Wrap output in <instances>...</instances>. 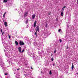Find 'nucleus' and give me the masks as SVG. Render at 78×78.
I'll return each instance as SVG.
<instances>
[{
	"instance_id": "nucleus-1",
	"label": "nucleus",
	"mask_w": 78,
	"mask_h": 78,
	"mask_svg": "<svg viewBox=\"0 0 78 78\" xmlns=\"http://www.w3.org/2000/svg\"><path fill=\"white\" fill-rule=\"evenodd\" d=\"M19 44L21 46L22 45H24V43L23 41H21L20 40V41Z\"/></svg>"
},
{
	"instance_id": "nucleus-2",
	"label": "nucleus",
	"mask_w": 78,
	"mask_h": 78,
	"mask_svg": "<svg viewBox=\"0 0 78 78\" xmlns=\"http://www.w3.org/2000/svg\"><path fill=\"white\" fill-rule=\"evenodd\" d=\"M39 27L37 26L36 27V29H35L36 31H37L38 32H39Z\"/></svg>"
},
{
	"instance_id": "nucleus-3",
	"label": "nucleus",
	"mask_w": 78,
	"mask_h": 78,
	"mask_svg": "<svg viewBox=\"0 0 78 78\" xmlns=\"http://www.w3.org/2000/svg\"><path fill=\"white\" fill-rule=\"evenodd\" d=\"M18 51H19L20 52V53H21L22 51V49L21 47H20L18 48Z\"/></svg>"
},
{
	"instance_id": "nucleus-4",
	"label": "nucleus",
	"mask_w": 78,
	"mask_h": 78,
	"mask_svg": "<svg viewBox=\"0 0 78 78\" xmlns=\"http://www.w3.org/2000/svg\"><path fill=\"white\" fill-rule=\"evenodd\" d=\"M28 14V12H25V13L24 15V17H27V15Z\"/></svg>"
},
{
	"instance_id": "nucleus-5",
	"label": "nucleus",
	"mask_w": 78,
	"mask_h": 78,
	"mask_svg": "<svg viewBox=\"0 0 78 78\" xmlns=\"http://www.w3.org/2000/svg\"><path fill=\"white\" fill-rule=\"evenodd\" d=\"M36 23H37V22L36 21H35L34 25V27H36Z\"/></svg>"
},
{
	"instance_id": "nucleus-6",
	"label": "nucleus",
	"mask_w": 78,
	"mask_h": 78,
	"mask_svg": "<svg viewBox=\"0 0 78 78\" xmlns=\"http://www.w3.org/2000/svg\"><path fill=\"white\" fill-rule=\"evenodd\" d=\"M66 8V6H64L62 9V11H64V8Z\"/></svg>"
},
{
	"instance_id": "nucleus-7",
	"label": "nucleus",
	"mask_w": 78,
	"mask_h": 78,
	"mask_svg": "<svg viewBox=\"0 0 78 78\" xmlns=\"http://www.w3.org/2000/svg\"><path fill=\"white\" fill-rule=\"evenodd\" d=\"M73 68H74V66L73 65V63H72V66L71 67V69L72 70H73Z\"/></svg>"
},
{
	"instance_id": "nucleus-8",
	"label": "nucleus",
	"mask_w": 78,
	"mask_h": 78,
	"mask_svg": "<svg viewBox=\"0 0 78 78\" xmlns=\"http://www.w3.org/2000/svg\"><path fill=\"white\" fill-rule=\"evenodd\" d=\"M4 25H5V27H7V22H4Z\"/></svg>"
},
{
	"instance_id": "nucleus-9",
	"label": "nucleus",
	"mask_w": 78,
	"mask_h": 78,
	"mask_svg": "<svg viewBox=\"0 0 78 78\" xmlns=\"http://www.w3.org/2000/svg\"><path fill=\"white\" fill-rule=\"evenodd\" d=\"M35 16H36L35 15H32V19H33L34 18V17H35Z\"/></svg>"
},
{
	"instance_id": "nucleus-10",
	"label": "nucleus",
	"mask_w": 78,
	"mask_h": 78,
	"mask_svg": "<svg viewBox=\"0 0 78 78\" xmlns=\"http://www.w3.org/2000/svg\"><path fill=\"white\" fill-rule=\"evenodd\" d=\"M15 43L16 45H18V42L17 41H15Z\"/></svg>"
},
{
	"instance_id": "nucleus-11",
	"label": "nucleus",
	"mask_w": 78,
	"mask_h": 78,
	"mask_svg": "<svg viewBox=\"0 0 78 78\" xmlns=\"http://www.w3.org/2000/svg\"><path fill=\"white\" fill-rule=\"evenodd\" d=\"M6 14V12H5L4 13V14H3V17H4V18L5 17V14Z\"/></svg>"
},
{
	"instance_id": "nucleus-12",
	"label": "nucleus",
	"mask_w": 78,
	"mask_h": 78,
	"mask_svg": "<svg viewBox=\"0 0 78 78\" xmlns=\"http://www.w3.org/2000/svg\"><path fill=\"white\" fill-rule=\"evenodd\" d=\"M61 16H63V12H61Z\"/></svg>"
},
{
	"instance_id": "nucleus-13",
	"label": "nucleus",
	"mask_w": 78,
	"mask_h": 78,
	"mask_svg": "<svg viewBox=\"0 0 78 78\" xmlns=\"http://www.w3.org/2000/svg\"><path fill=\"white\" fill-rule=\"evenodd\" d=\"M28 22V20H27L26 21V23L27 24Z\"/></svg>"
},
{
	"instance_id": "nucleus-14",
	"label": "nucleus",
	"mask_w": 78,
	"mask_h": 78,
	"mask_svg": "<svg viewBox=\"0 0 78 78\" xmlns=\"http://www.w3.org/2000/svg\"><path fill=\"white\" fill-rule=\"evenodd\" d=\"M7 0H4L3 2L4 3H6V2H7Z\"/></svg>"
},
{
	"instance_id": "nucleus-15",
	"label": "nucleus",
	"mask_w": 78,
	"mask_h": 78,
	"mask_svg": "<svg viewBox=\"0 0 78 78\" xmlns=\"http://www.w3.org/2000/svg\"><path fill=\"white\" fill-rule=\"evenodd\" d=\"M50 75H51L52 74V73H51V71L50 70L49 72Z\"/></svg>"
},
{
	"instance_id": "nucleus-16",
	"label": "nucleus",
	"mask_w": 78,
	"mask_h": 78,
	"mask_svg": "<svg viewBox=\"0 0 78 78\" xmlns=\"http://www.w3.org/2000/svg\"><path fill=\"white\" fill-rule=\"evenodd\" d=\"M48 25V24H46L45 25V27L46 28H47V26Z\"/></svg>"
},
{
	"instance_id": "nucleus-17",
	"label": "nucleus",
	"mask_w": 78,
	"mask_h": 78,
	"mask_svg": "<svg viewBox=\"0 0 78 78\" xmlns=\"http://www.w3.org/2000/svg\"><path fill=\"white\" fill-rule=\"evenodd\" d=\"M24 51H25V50L24 49H23L22 51H21L22 53H23L24 52Z\"/></svg>"
},
{
	"instance_id": "nucleus-18",
	"label": "nucleus",
	"mask_w": 78,
	"mask_h": 78,
	"mask_svg": "<svg viewBox=\"0 0 78 78\" xmlns=\"http://www.w3.org/2000/svg\"><path fill=\"white\" fill-rule=\"evenodd\" d=\"M51 60L52 61H53V60H54V59H53V58H51Z\"/></svg>"
},
{
	"instance_id": "nucleus-19",
	"label": "nucleus",
	"mask_w": 78,
	"mask_h": 78,
	"mask_svg": "<svg viewBox=\"0 0 78 78\" xmlns=\"http://www.w3.org/2000/svg\"><path fill=\"white\" fill-rule=\"evenodd\" d=\"M35 34L36 35V36H37V33H36V32H35Z\"/></svg>"
},
{
	"instance_id": "nucleus-20",
	"label": "nucleus",
	"mask_w": 78,
	"mask_h": 78,
	"mask_svg": "<svg viewBox=\"0 0 78 78\" xmlns=\"http://www.w3.org/2000/svg\"><path fill=\"white\" fill-rule=\"evenodd\" d=\"M58 32H60V31H61V29H58Z\"/></svg>"
},
{
	"instance_id": "nucleus-21",
	"label": "nucleus",
	"mask_w": 78,
	"mask_h": 78,
	"mask_svg": "<svg viewBox=\"0 0 78 78\" xmlns=\"http://www.w3.org/2000/svg\"><path fill=\"white\" fill-rule=\"evenodd\" d=\"M59 41H60V42H62V40H61V39H60Z\"/></svg>"
},
{
	"instance_id": "nucleus-22",
	"label": "nucleus",
	"mask_w": 78,
	"mask_h": 78,
	"mask_svg": "<svg viewBox=\"0 0 78 78\" xmlns=\"http://www.w3.org/2000/svg\"><path fill=\"white\" fill-rule=\"evenodd\" d=\"M56 52V50L55 49V50L54 51V53H55Z\"/></svg>"
},
{
	"instance_id": "nucleus-23",
	"label": "nucleus",
	"mask_w": 78,
	"mask_h": 78,
	"mask_svg": "<svg viewBox=\"0 0 78 78\" xmlns=\"http://www.w3.org/2000/svg\"><path fill=\"white\" fill-rule=\"evenodd\" d=\"M8 73H6L5 74V75H8Z\"/></svg>"
},
{
	"instance_id": "nucleus-24",
	"label": "nucleus",
	"mask_w": 78,
	"mask_h": 78,
	"mask_svg": "<svg viewBox=\"0 0 78 78\" xmlns=\"http://www.w3.org/2000/svg\"><path fill=\"white\" fill-rule=\"evenodd\" d=\"M31 69L32 70H33V68H32V67H31Z\"/></svg>"
},
{
	"instance_id": "nucleus-25",
	"label": "nucleus",
	"mask_w": 78,
	"mask_h": 78,
	"mask_svg": "<svg viewBox=\"0 0 78 78\" xmlns=\"http://www.w3.org/2000/svg\"><path fill=\"white\" fill-rule=\"evenodd\" d=\"M1 33H2V29H1Z\"/></svg>"
},
{
	"instance_id": "nucleus-26",
	"label": "nucleus",
	"mask_w": 78,
	"mask_h": 78,
	"mask_svg": "<svg viewBox=\"0 0 78 78\" xmlns=\"http://www.w3.org/2000/svg\"><path fill=\"white\" fill-rule=\"evenodd\" d=\"M56 21H58V18H56Z\"/></svg>"
},
{
	"instance_id": "nucleus-27",
	"label": "nucleus",
	"mask_w": 78,
	"mask_h": 78,
	"mask_svg": "<svg viewBox=\"0 0 78 78\" xmlns=\"http://www.w3.org/2000/svg\"><path fill=\"white\" fill-rule=\"evenodd\" d=\"M4 34V32H3L2 33V35H3Z\"/></svg>"
},
{
	"instance_id": "nucleus-28",
	"label": "nucleus",
	"mask_w": 78,
	"mask_h": 78,
	"mask_svg": "<svg viewBox=\"0 0 78 78\" xmlns=\"http://www.w3.org/2000/svg\"><path fill=\"white\" fill-rule=\"evenodd\" d=\"M20 68H19L18 69H17V70H20Z\"/></svg>"
},
{
	"instance_id": "nucleus-29",
	"label": "nucleus",
	"mask_w": 78,
	"mask_h": 78,
	"mask_svg": "<svg viewBox=\"0 0 78 78\" xmlns=\"http://www.w3.org/2000/svg\"><path fill=\"white\" fill-rule=\"evenodd\" d=\"M51 56H53V54H51Z\"/></svg>"
},
{
	"instance_id": "nucleus-30",
	"label": "nucleus",
	"mask_w": 78,
	"mask_h": 78,
	"mask_svg": "<svg viewBox=\"0 0 78 78\" xmlns=\"http://www.w3.org/2000/svg\"><path fill=\"white\" fill-rule=\"evenodd\" d=\"M51 14L50 13H49V15H50Z\"/></svg>"
},
{
	"instance_id": "nucleus-31",
	"label": "nucleus",
	"mask_w": 78,
	"mask_h": 78,
	"mask_svg": "<svg viewBox=\"0 0 78 78\" xmlns=\"http://www.w3.org/2000/svg\"><path fill=\"white\" fill-rule=\"evenodd\" d=\"M77 4H78V0H77Z\"/></svg>"
},
{
	"instance_id": "nucleus-32",
	"label": "nucleus",
	"mask_w": 78,
	"mask_h": 78,
	"mask_svg": "<svg viewBox=\"0 0 78 78\" xmlns=\"http://www.w3.org/2000/svg\"><path fill=\"white\" fill-rule=\"evenodd\" d=\"M37 30H36V33H37Z\"/></svg>"
},
{
	"instance_id": "nucleus-33",
	"label": "nucleus",
	"mask_w": 78,
	"mask_h": 78,
	"mask_svg": "<svg viewBox=\"0 0 78 78\" xmlns=\"http://www.w3.org/2000/svg\"><path fill=\"white\" fill-rule=\"evenodd\" d=\"M76 73V74H77V75H78V73Z\"/></svg>"
},
{
	"instance_id": "nucleus-34",
	"label": "nucleus",
	"mask_w": 78,
	"mask_h": 78,
	"mask_svg": "<svg viewBox=\"0 0 78 78\" xmlns=\"http://www.w3.org/2000/svg\"><path fill=\"white\" fill-rule=\"evenodd\" d=\"M9 38H11V37H10V36H9Z\"/></svg>"
},
{
	"instance_id": "nucleus-35",
	"label": "nucleus",
	"mask_w": 78,
	"mask_h": 78,
	"mask_svg": "<svg viewBox=\"0 0 78 78\" xmlns=\"http://www.w3.org/2000/svg\"><path fill=\"white\" fill-rule=\"evenodd\" d=\"M53 66H55V64H53Z\"/></svg>"
},
{
	"instance_id": "nucleus-36",
	"label": "nucleus",
	"mask_w": 78,
	"mask_h": 78,
	"mask_svg": "<svg viewBox=\"0 0 78 78\" xmlns=\"http://www.w3.org/2000/svg\"><path fill=\"white\" fill-rule=\"evenodd\" d=\"M41 73H42V72L41 71Z\"/></svg>"
},
{
	"instance_id": "nucleus-37",
	"label": "nucleus",
	"mask_w": 78,
	"mask_h": 78,
	"mask_svg": "<svg viewBox=\"0 0 78 78\" xmlns=\"http://www.w3.org/2000/svg\"><path fill=\"white\" fill-rule=\"evenodd\" d=\"M69 48L68 47L67 48H66V49H67V48Z\"/></svg>"
},
{
	"instance_id": "nucleus-38",
	"label": "nucleus",
	"mask_w": 78,
	"mask_h": 78,
	"mask_svg": "<svg viewBox=\"0 0 78 78\" xmlns=\"http://www.w3.org/2000/svg\"><path fill=\"white\" fill-rule=\"evenodd\" d=\"M25 76L26 75V74H25Z\"/></svg>"
},
{
	"instance_id": "nucleus-39",
	"label": "nucleus",
	"mask_w": 78,
	"mask_h": 78,
	"mask_svg": "<svg viewBox=\"0 0 78 78\" xmlns=\"http://www.w3.org/2000/svg\"><path fill=\"white\" fill-rule=\"evenodd\" d=\"M7 1H9V0H7Z\"/></svg>"
}]
</instances>
